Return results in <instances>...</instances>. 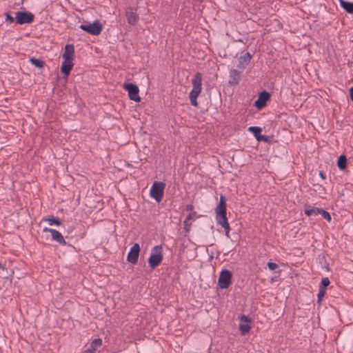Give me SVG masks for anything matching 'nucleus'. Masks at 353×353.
I'll return each instance as SVG.
<instances>
[{"label": "nucleus", "mask_w": 353, "mask_h": 353, "mask_svg": "<svg viewBox=\"0 0 353 353\" xmlns=\"http://www.w3.org/2000/svg\"><path fill=\"white\" fill-rule=\"evenodd\" d=\"M196 212H191L188 216L186 217L185 220L183 221L184 224V230L186 232H189L192 226V221L194 220L196 218Z\"/></svg>", "instance_id": "obj_17"}, {"label": "nucleus", "mask_w": 353, "mask_h": 353, "mask_svg": "<svg viewBox=\"0 0 353 353\" xmlns=\"http://www.w3.org/2000/svg\"><path fill=\"white\" fill-rule=\"evenodd\" d=\"M15 21V18L12 17L8 12L6 13V21L9 23H13Z\"/></svg>", "instance_id": "obj_29"}, {"label": "nucleus", "mask_w": 353, "mask_h": 353, "mask_svg": "<svg viewBox=\"0 0 353 353\" xmlns=\"http://www.w3.org/2000/svg\"><path fill=\"white\" fill-rule=\"evenodd\" d=\"M350 92H353V87L350 88Z\"/></svg>", "instance_id": "obj_35"}, {"label": "nucleus", "mask_w": 353, "mask_h": 353, "mask_svg": "<svg viewBox=\"0 0 353 353\" xmlns=\"http://www.w3.org/2000/svg\"><path fill=\"white\" fill-rule=\"evenodd\" d=\"M139 245L138 243L134 244L128 254V261L132 264H136L139 259Z\"/></svg>", "instance_id": "obj_10"}, {"label": "nucleus", "mask_w": 353, "mask_h": 353, "mask_svg": "<svg viewBox=\"0 0 353 353\" xmlns=\"http://www.w3.org/2000/svg\"><path fill=\"white\" fill-rule=\"evenodd\" d=\"M268 266L269 269L271 270H274L278 268V265L276 263H272V262H269L268 263Z\"/></svg>", "instance_id": "obj_30"}, {"label": "nucleus", "mask_w": 353, "mask_h": 353, "mask_svg": "<svg viewBox=\"0 0 353 353\" xmlns=\"http://www.w3.org/2000/svg\"><path fill=\"white\" fill-rule=\"evenodd\" d=\"M102 345V340L101 339H94L88 348L83 352V353H95L98 348Z\"/></svg>", "instance_id": "obj_16"}, {"label": "nucleus", "mask_w": 353, "mask_h": 353, "mask_svg": "<svg viewBox=\"0 0 353 353\" xmlns=\"http://www.w3.org/2000/svg\"><path fill=\"white\" fill-rule=\"evenodd\" d=\"M341 6L348 13H353V3L344 0H339Z\"/></svg>", "instance_id": "obj_21"}, {"label": "nucleus", "mask_w": 353, "mask_h": 353, "mask_svg": "<svg viewBox=\"0 0 353 353\" xmlns=\"http://www.w3.org/2000/svg\"><path fill=\"white\" fill-rule=\"evenodd\" d=\"M63 59L74 60L75 57L74 47L73 45L68 44L65 46L62 54Z\"/></svg>", "instance_id": "obj_13"}, {"label": "nucleus", "mask_w": 353, "mask_h": 353, "mask_svg": "<svg viewBox=\"0 0 353 353\" xmlns=\"http://www.w3.org/2000/svg\"><path fill=\"white\" fill-rule=\"evenodd\" d=\"M74 66V60L63 59L61 66V72L65 77H68Z\"/></svg>", "instance_id": "obj_12"}, {"label": "nucleus", "mask_w": 353, "mask_h": 353, "mask_svg": "<svg viewBox=\"0 0 353 353\" xmlns=\"http://www.w3.org/2000/svg\"><path fill=\"white\" fill-rule=\"evenodd\" d=\"M0 270H5V267L1 263H0Z\"/></svg>", "instance_id": "obj_33"}, {"label": "nucleus", "mask_w": 353, "mask_h": 353, "mask_svg": "<svg viewBox=\"0 0 353 353\" xmlns=\"http://www.w3.org/2000/svg\"><path fill=\"white\" fill-rule=\"evenodd\" d=\"M346 163H347V159L345 155H341L339 157L337 165L339 168L341 170H343L346 168Z\"/></svg>", "instance_id": "obj_23"}, {"label": "nucleus", "mask_w": 353, "mask_h": 353, "mask_svg": "<svg viewBox=\"0 0 353 353\" xmlns=\"http://www.w3.org/2000/svg\"><path fill=\"white\" fill-rule=\"evenodd\" d=\"M43 232H50L52 235V239L58 242L61 245H65L66 244V242L63 236V235L57 230L48 228H44L43 229Z\"/></svg>", "instance_id": "obj_11"}, {"label": "nucleus", "mask_w": 353, "mask_h": 353, "mask_svg": "<svg viewBox=\"0 0 353 353\" xmlns=\"http://www.w3.org/2000/svg\"><path fill=\"white\" fill-rule=\"evenodd\" d=\"M215 214L217 223L224 228L225 235L229 238L230 226L227 218L226 199L223 195L221 196L219 203L215 208Z\"/></svg>", "instance_id": "obj_1"}, {"label": "nucleus", "mask_w": 353, "mask_h": 353, "mask_svg": "<svg viewBox=\"0 0 353 353\" xmlns=\"http://www.w3.org/2000/svg\"><path fill=\"white\" fill-rule=\"evenodd\" d=\"M330 282L328 278H324L321 281V289H325L330 285Z\"/></svg>", "instance_id": "obj_27"}, {"label": "nucleus", "mask_w": 353, "mask_h": 353, "mask_svg": "<svg viewBox=\"0 0 353 353\" xmlns=\"http://www.w3.org/2000/svg\"><path fill=\"white\" fill-rule=\"evenodd\" d=\"M123 88L128 91L131 100L136 102L141 101V97L139 95V89L137 85L133 83H125L123 85Z\"/></svg>", "instance_id": "obj_7"}, {"label": "nucleus", "mask_w": 353, "mask_h": 353, "mask_svg": "<svg viewBox=\"0 0 353 353\" xmlns=\"http://www.w3.org/2000/svg\"><path fill=\"white\" fill-rule=\"evenodd\" d=\"M319 175H320V176H321L322 179H323L325 178V176L324 174H323L322 172H320Z\"/></svg>", "instance_id": "obj_32"}, {"label": "nucleus", "mask_w": 353, "mask_h": 353, "mask_svg": "<svg viewBox=\"0 0 353 353\" xmlns=\"http://www.w3.org/2000/svg\"><path fill=\"white\" fill-rule=\"evenodd\" d=\"M80 28L92 35H99L103 30V25L99 21L81 24Z\"/></svg>", "instance_id": "obj_4"}, {"label": "nucleus", "mask_w": 353, "mask_h": 353, "mask_svg": "<svg viewBox=\"0 0 353 353\" xmlns=\"http://www.w3.org/2000/svg\"><path fill=\"white\" fill-rule=\"evenodd\" d=\"M43 221H47L50 225H60L61 224V223L59 219L54 218L53 216L43 219Z\"/></svg>", "instance_id": "obj_24"}, {"label": "nucleus", "mask_w": 353, "mask_h": 353, "mask_svg": "<svg viewBox=\"0 0 353 353\" xmlns=\"http://www.w3.org/2000/svg\"><path fill=\"white\" fill-rule=\"evenodd\" d=\"M320 214L326 219L328 222L331 221V216L330 213L323 209L321 210Z\"/></svg>", "instance_id": "obj_26"}, {"label": "nucleus", "mask_w": 353, "mask_h": 353, "mask_svg": "<svg viewBox=\"0 0 353 353\" xmlns=\"http://www.w3.org/2000/svg\"><path fill=\"white\" fill-rule=\"evenodd\" d=\"M30 63L39 68H43L44 66V62L40 59L31 58L30 59Z\"/></svg>", "instance_id": "obj_25"}, {"label": "nucleus", "mask_w": 353, "mask_h": 353, "mask_svg": "<svg viewBox=\"0 0 353 353\" xmlns=\"http://www.w3.org/2000/svg\"><path fill=\"white\" fill-rule=\"evenodd\" d=\"M249 131L254 135L257 140L260 141L263 139V137L261 135L262 131L261 128L255 126L250 127Z\"/></svg>", "instance_id": "obj_22"}, {"label": "nucleus", "mask_w": 353, "mask_h": 353, "mask_svg": "<svg viewBox=\"0 0 353 353\" xmlns=\"http://www.w3.org/2000/svg\"><path fill=\"white\" fill-rule=\"evenodd\" d=\"M232 274L230 271L224 270L220 273L218 285L221 289H227L232 283Z\"/></svg>", "instance_id": "obj_6"}, {"label": "nucleus", "mask_w": 353, "mask_h": 353, "mask_svg": "<svg viewBox=\"0 0 353 353\" xmlns=\"http://www.w3.org/2000/svg\"><path fill=\"white\" fill-rule=\"evenodd\" d=\"M251 59V54L249 52H246L245 54L240 57L237 67L241 70H244L250 62Z\"/></svg>", "instance_id": "obj_15"}, {"label": "nucleus", "mask_w": 353, "mask_h": 353, "mask_svg": "<svg viewBox=\"0 0 353 353\" xmlns=\"http://www.w3.org/2000/svg\"><path fill=\"white\" fill-rule=\"evenodd\" d=\"M193 208H194V207H193V205H192V204H188V205H187L185 206V210H186L187 211H190V212H194V211H193Z\"/></svg>", "instance_id": "obj_31"}, {"label": "nucleus", "mask_w": 353, "mask_h": 353, "mask_svg": "<svg viewBox=\"0 0 353 353\" xmlns=\"http://www.w3.org/2000/svg\"><path fill=\"white\" fill-rule=\"evenodd\" d=\"M325 291L326 290L325 289H321L319 288V292L318 293V303L320 304L321 303V299L322 298L325 296Z\"/></svg>", "instance_id": "obj_28"}, {"label": "nucleus", "mask_w": 353, "mask_h": 353, "mask_svg": "<svg viewBox=\"0 0 353 353\" xmlns=\"http://www.w3.org/2000/svg\"><path fill=\"white\" fill-rule=\"evenodd\" d=\"M192 90L190 92V100L193 106H198L197 97L202 90V74L197 72L192 80Z\"/></svg>", "instance_id": "obj_2"}, {"label": "nucleus", "mask_w": 353, "mask_h": 353, "mask_svg": "<svg viewBox=\"0 0 353 353\" xmlns=\"http://www.w3.org/2000/svg\"><path fill=\"white\" fill-rule=\"evenodd\" d=\"M165 183L160 181H154L150 189V196L157 202L161 201L163 196Z\"/></svg>", "instance_id": "obj_5"}, {"label": "nucleus", "mask_w": 353, "mask_h": 353, "mask_svg": "<svg viewBox=\"0 0 353 353\" xmlns=\"http://www.w3.org/2000/svg\"><path fill=\"white\" fill-rule=\"evenodd\" d=\"M230 77L229 83L231 85H236L240 81V72L236 70H232L230 72Z\"/></svg>", "instance_id": "obj_19"}, {"label": "nucleus", "mask_w": 353, "mask_h": 353, "mask_svg": "<svg viewBox=\"0 0 353 353\" xmlns=\"http://www.w3.org/2000/svg\"><path fill=\"white\" fill-rule=\"evenodd\" d=\"M269 99V93H268L267 92H263L262 93L260 94L259 99L255 101V106L258 109L263 108Z\"/></svg>", "instance_id": "obj_14"}, {"label": "nucleus", "mask_w": 353, "mask_h": 353, "mask_svg": "<svg viewBox=\"0 0 353 353\" xmlns=\"http://www.w3.org/2000/svg\"><path fill=\"white\" fill-rule=\"evenodd\" d=\"M351 99L353 101V92H350Z\"/></svg>", "instance_id": "obj_34"}, {"label": "nucleus", "mask_w": 353, "mask_h": 353, "mask_svg": "<svg viewBox=\"0 0 353 353\" xmlns=\"http://www.w3.org/2000/svg\"><path fill=\"white\" fill-rule=\"evenodd\" d=\"M162 247L160 245L155 246L148 259V263L151 268H154L158 266L163 260Z\"/></svg>", "instance_id": "obj_3"}, {"label": "nucleus", "mask_w": 353, "mask_h": 353, "mask_svg": "<svg viewBox=\"0 0 353 353\" xmlns=\"http://www.w3.org/2000/svg\"><path fill=\"white\" fill-rule=\"evenodd\" d=\"M34 20V15L28 12H16L15 21L17 24L30 23Z\"/></svg>", "instance_id": "obj_8"}, {"label": "nucleus", "mask_w": 353, "mask_h": 353, "mask_svg": "<svg viewBox=\"0 0 353 353\" xmlns=\"http://www.w3.org/2000/svg\"><path fill=\"white\" fill-rule=\"evenodd\" d=\"M240 324L239 325V330L242 335L248 333L251 329V319L245 315L240 316Z\"/></svg>", "instance_id": "obj_9"}, {"label": "nucleus", "mask_w": 353, "mask_h": 353, "mask_svg": "<svg viewBox=\"0 0 353 353\" xmlns=\"http://www.w3.org/2000/svg\"><path fill=\"white\" fill-rule=\"evenodd\" d=\"M321 210V209L316 207L306 206L304 212L307 216H312L320 214Z\"/></svg>", "instance_id": "obj_20"}, {"label": "nucleus", "mask_w": 353, "mask_h": 353, "mask_svg": "<svg viewBox=\"0 0 353 353\" xmlns=\"http://www.w3.org/2000/svg\"><path fill=\"white\" fill-rule=\"evenodd\" d=\"M126 17L128 23L131 25H134L139 20L138 15L132 11L131 8H128L126 10Z\"/></svg>", "instance_id": "obj_18"}]
</instances>
